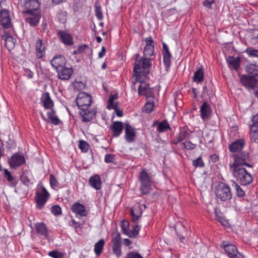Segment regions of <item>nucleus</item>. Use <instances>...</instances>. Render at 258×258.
I'll use <instances>...</instances> for the list:
<instances>
[{"mask_svg":"<svg viewBox=\"0 0 258 258\" xmlns=\"http://www.w3.org/2000/svg\"><path fill=\"white\" fill-rule=\"evenodd\" d=\"M241 59L240 57H234L230 56L227 58V62L230 68H233L235 71H238L240 66Z\"/></svg>","mask_w":258,"mask_h":258,"instance_id":"7c9ffc66","label":"nucleus"},{"mask_svg":"<svg viewBox=\"0 0 258 258\" xmlns=\"http://www.w3.org/2000/svg\"><path fill=\"white\" fill-rule=\"evenodd\" d=\"M211 107L208 103L204 102L200 107L201 117L203 120L208 117L211 112Z\"/></svg>","mask_w":258,"mask_h":258,"instance_id":"bb28decb","label":"nucleus"},{"mask_svg":"<svg viewBox=\"0 0 258 258\" xmlns=\"http://www.w3.org/2000/svg\"><path fill=\"white\" fill-rule=\"evenodd\" d=\"M48 255L53 258H62L61 254L55 250L49 252Z\"/></svg>","mask_w":258,"mask_h":258,"instance_id":"4d7b16f0","label":"nucleus"},{"mask_svg":"<svg viewBox=\"0 0 258 258\" xmlns=\"http://www.w3.org/2000/svg\"><path fill=\"white\" fill-rule=\"evenodd\" d=\"M252 123L249 125L250 138L251 141L258 143V113L252 117Z\"/></svg>","mask_w":258,"mask_h":258,"instance_id":"9d476101","label":"nucleus"},{"mask_svg":"<svg viewBox=\"0 0 258 258\" xmlns=\"http://www.w3.org/2000/svg\"><path fill=\"white\" fill-rule=\"evenodd\" d=\"M89 145L84 141H80L79 143V148L82 151L86 152L88 151Z\"/></svg>","mask_w":258,"mask_h":258,"instance_id":"3c124183","label":"nucleus"},{"mask_svg":"<svg viewBox=\"0 0 258 258\" xmlns=\"http://www.w3.org/2000/svg\"><path fill=\"white\" fill-rule=\"evenodd\" d=\"M24 75L28 78L31 79L33 76V73L28 69H25L24 70Z\"/></svg>","mask_w":258,"mask_h":258,"instance_id":"13d9d810","label":"nucleus"},{"mask_svg":"<svg viewBox=\"0 0 258 258\" xmlns=\"http://www.w3.org/2000/svg\"><path fill=\"white\" fill-rule=\"evenodd\" d=\"M71 210L76 214V217L79 218L87 215L85 207L79 203H74L72 206Z\"/></svg>","mask_w":258,"mask_h":258,"instance_id":"f3484780","label":"nucleus"},{"mask_svg":"<svg viewBox=\"0 0 258 258\" xmlns=\"http://www.w3.org/2000/svg\"><path fill=\"white\" fill-rule=\"evenodd\" d=\"M141 226L138 225H135L132 230H130L127 236L129 237H135L139 233Z\"/></svg>","mask_w":258,"mask_h":258,"instance_id":"ea45409f","label":"nucleus"},{"mask_svg":"<svg viewBox=\"0 0 258 258\" xmlns=\"http://www.w3.org/2000/svg\"><path fill=\"white\" fill-rule=\"evenodd\" d=\"M35 228L37 233L47 238L49 235L48 230L47 227L43 223H37L35 224Z\"/></svg>","mask_w":258,"mask_h":258,"instance_id":"c756f323","label":"nucleus"},{"mask_svg":"<svg viewBox=\"0 0 258 258\" xmlns=\"http://www.w3.org/2000/svg\"><path fill=\"white\" fill-rule=\"evenodd\" d=\"M163 54H170L168 47L165 43L163 44Z\"/></svg>","mask_w":258,"mask_h":258,"instance_id":"680f3d73","label":"nucleus"},{"mask_svg":"<svg viewBox=\"0 0 258 258\" xmlns=\"http://www.w3.org/2000/svg\"><path fill=\"white\" fill-rule=\"evenodd\" d=\"M91 96L84 92H80L76 98V103L80 109L89 107L91 104Z\"/></svg>","mask_w":258,"mask_h":258,"instance_id":"6e6552de","label":"nucleus"},{"mask_svg":"<svg viewBox=\"0 0 258 258\" xmlns=\"http://www.w3.org/2000/svg\"><path fill=\"white\" fill-rule=\"evenodd\" d=\"M41 101L43 103V106L45 109H51L54 105L53 102L51 99L49 94L48 92L43 94L41 98Z\"/></svg>","mask_w":258,"mask_h":258,"instance_id":"cd10ccee","label":"nucleus"},{"mask_svg":"<svg viewBox=\"0 0 258 258\" xmlns=\"http://www.w3.org/2000/svg\"><path fill=\"white\" fill-rule=\"evenodd\" d=\"M245 52L246 53L249 57H258V49H255L250 47L247 48L245 50Z\"/></svg>","mask_w":258,"mask_h":258,"instance_id":"37998d69","label":"nucleus"},{"mask_svg":"<svg viewBox=\"0 0 258 258\" xmlns=\"http://www.w3.org/2000/svg\"><path fill=\"white\" fill-rule=\"evenodd\" d=\"M216 196L222 201H227L232 198V192L230 187L224 183H219L215 191Z\"/></svg>","mask_w":258,"mask_h":258,"instance_id":"20e7f679","label":"nucleus"},{"mask_svg":"<svg viewBox=\"0 0 258 258\" xmlns=\"http://www.w3.org/2000/svg\"><path fill=\"white\" fill-rule=\"evenodd\" d=\"M204 72L201 68H199L195 72L192 77L193 81L197 83H201L204 80Z\"/></svg>","mask_w":258,"mask_h":258,"instance_id":"f704fd0d","label":"nucleus"},{"mask_svg":"<svg viewBox=\"0 0 258 258\" xmlns=\"http://www.w3.org/2000/svg\"><path fill=\"white\" fill-rule=\"evenodd\" d=\"M49 197V194L46 189L41 186L35 193V200L36 203V207L39 209H42Z\"/></svg>","mask_w":258,"mask_h":258,"instance_id":"39448f33","label":"nucleus"},{"mask_svg":"<svg viewBox=\"0 0 258 258\" xmlns=\"http://www.w3.org/2000/svg\"><path fill=\"white\" fill-rule=\"evenodd\" d=\"M157 126V131L159 133H163L166 131L167 130L170 129L169 124L166 120H163L161 122H159L158 120H155L152 126Z\"/></svg>","mask_w":258,"mask_h":258,"instance_id":"473e14b6","label":"nucleus"},{"mask_svg":"<svg viewBox=\"0 0 258 258\" xmlns=\"http://www.w3.org/2000/svg\"><path fill=\"white\" fill-rule=\"evenodd\" d=\"M214 2V0H205L204 2V5L207 8H210Z\"/></svg>","mask_w":258,"mask_h":258,"instance_id":"052dcab7","label":"nucleus"},{"mask_svg":"<svg viewBox=\"0 0 258 258\" xmlns=\"http://www.w3.org/2000/svg\"><path fill=\"white\" fill-rule=\"evenodd\" d=\"M145 78L142 77L140 85L138 88V94L140 96H145L147 98H153L154 97V90L150 88L148 84L144 82Z\"/></svg>","mask_w":258,"mask_h":258,"instance_id":"1a4fd4ad","label":"nucleus"},{"mask_svg":"<svg viewBox=\"0 0 258 258\" xmlns=\"http://www.w3.org/2000/svg\"><path fill=\"white\" fill-rule=\"evenodd\" d=\"M146 45L144 50V56L148 58L154 55V43L151 37L145 38Z\"/></svg>","mask_w":258,"mask_h":258,"instance_id":"ddd939ff","label":"nucleus"},{"mask_svg":"<svg viewBox=\"0 0 258 258\" xmlns=\"http://www.w3.org/2000/svg\"><path fill=\"white\" fill-rule=\"evenodd\" d=\"M136 138V130L128 123L125 125V139L127 143L133 142Z\"/></svg>","mask_w":258,"mask_h":258,"instance_id":"6ab92c4d","label":"nucleus"},{"mask_svg":"<svg viewBox=\"0 0 258 258\" xmlns=\"http://www.w3.org/2000/svg\"><path fill=\"white\" fill-rule=\"evenodd\" d=\"M114 99H115V97L111 96L109 97V102L108 103H112V102H114Z\"/></svg>","mask_w":258,"mask_h":258,"instance_id":"774afa93","label":"nucleus"},{"mask_svg":"<svg viewBox=\"0 0 258 258\" xmlns=\"http://www.w3.org/2000/svg\"><path fill=\"white\" fill-rule=\"evenodd\" d=\"M191 133V132L186 126L180 127L179 133L172 141V143L175 145H177L184 139H189Z\"/></svg>","mask_w":258,"mask_h":258,"instance_id":"f8f14e48","label":"nucleus"},{"mask_svg":"<svg viewBox=\"0 0 258 258\" xmlns=\"http://www.w3.org/2000/svg\"><path fill=\"white\" fill-rule=\"evenodd\" d=\"M145 204H136L131 210V214L132 217V221L134 223H136L141 217L143 213L142 207L146 208Z\"/></svg>","mask_w":258,"mask_h":258,"instance_id":"dca6fc26","label":"nucleus"},{"mask_svg":"<svg viewBox=\"0 0 258 258\" xmlns=\"http://www.w3.org/2000/svg\"><path fill=\"white\" fill-rule=\"evenodd\" d=\"M51 213L55 216L60 215L61 214V209L58 205H55L51 207Z\"/></svg>","mask_w":258,"mask_h":258,"instance_id":"8fccbe9b","label":"nucleus"},{"mask_svg":"<svg viewBox=\"0 0 258 258\" xmlns=\"http://www.w3.org/2000/svg\"><path fill=\"white\" fill-rule=\"evenodd\" d=\"M234 162L233 164L230 165V167H234L235 166L243 167L247 166L251 167V165L247 163L249 159V155L246 152H242L238 154H234L233 156Z\"/></svg>","mask_w":258,"mask_h":258,"instance_id":"0eeeda50","label":"nucleus"},{"mask_svg":"<svg viewBox=\"0 0 258 258\" xmlns=\"http://www.w3.org/2000/svg\"><path fill=\"white\" fill-rule=\"evenodd\" d=\"M118 105L116 103L112 102V103H108L107 108L109 109H113L115 110L117 109Z\"/></svg>","mask_w":258,"mask_h":258,"instance_id":"bf43d9fd","label":"nucleus"},{"mask_svg":"<svg viewBox=\"0 0 258 258\" xmlns=\"http://www.w3.org/2000/svg\"><path fill=\"white\" fill-rule=\"evenodd\" d=\"M57 35L60 40L66 45H72L73 44L72 36L64 31H58Z\"/></svg>","mask_w":258,"mask_h":258,"instance_id":"393cba45","label":"nucleus"},{"mask_svg":"<svg viewBox=\"0 0 258 258\" xmlns=\"http://www.w3.org/2000/svg\"><path fill=\"white\" fill-rule=\"evenodd\" d=\"M116 113V115L119 116V117H121L123 115V113H122V112L120 110H118L117 109L116 110H115Z\"/></svg>","mask_w":258,"mask_h":258,"instance_id":"338daca9","label":"nucleus"},{"mask_svg":"<svg viewBox=\"0 0 258 258\" xmlns=\"http://www.w3.org/2000/svg\"><path fill=\"white\" fill-rule=\"evenodd\" d=\"M0 23L4 28H9L11 26V22L7 11H0Z\"/></svg>","mask_w":258,"mask_h":258,"instance_id":"b1692460","label":"nucleus"},{"mask_svg":"<svg viewBox=\"0 0 258 258\" xmlns=\"http://www.w3.org/2000/svg\"><path fill=\"white\" fill-rule=\"evenodd\" d=\"M4 39L5 40V46L9 50H11L14 47L16 42V40L15 38L6 34L4 36Z\"/></svg>","mask_w":258,"mask_h":258,"instance_id":"72a5a7b5","label":"nucleus"},{"mask_svg":"<svg viewBox=\"0 0 258 258\" xmlns=\"http://www.w3.org/2000/svg\"><path fill=\"white\" fill-rule=\"evenodd\" d=\"M240 83L245 87L254 89L257 83V80L253 76L242 75L240 77Z\"/></svg>","mask_w":258,"mask_h":258,"instance_id":"4468645a","label":"nucleus"},{"mask_svg":"<svg viewBox=\"0 0 258 258\" xmlns=\"http://www.w3.org/2000/svg\"><path fill=\"white\" fill-rule=\"evenodd\" d=\"M215 214L217 218L218 219L219 221L224 226H227L228 224V221L225 219L223 217L218 216V213L217 211H215Z\"/></svg>","mask_w":258,"mask_h":258,"instance_id":"5fc2aeb1","label":"nucleus"},{"mask_svg":"<svg viewBox=\"0 0 258 258\" xmlns=\"http://www.w3.org/2000/svg\"><path fill=\"white\" fill-rule=\"evenodd\" d=\"M231 182L232 187L236 191L237 196L238 197H243L245 195V192L243 190L235 181L232 180Z\"/></svg>","mask_w":258,"mask_h":258,"instance_id":"58836bf2","label":"nucleus"},{"mask_svg":"<svg viewBox=\"0 0 258 258\" xmlns=\"http://www.w3.org/2000/svg\"><path fill=\"white\" fill-rule=\"evenodd\" d=\"M51 64L52 67L57 71L65 66L66 60L62 55H56L51 60Z\"/></svg>","mask_w":258,"mask_h":258,"instance_id":"412c9836","label":"nucleus"},{"mask_svg":"<svg viewBox=\"0 0 258 258\" xmlns=\"http://www.w3.org/2000/svg\"><path fill=\"white\" fill-rule=\"evenodd\" d=\"M233 176L242 185L249 184L252 181V177L243 167L235 166L230 167Z\"/></svg>","mask_w":258,"mask_h":258,"instance_id":"f03ea898","label":"nucleus"},{"mask_svg":"<svg viewBox=\"0 0 258 258\" xmlns=\"http://www.w3.org/2000/svg\"><path fill=\"white\" fill-rule=\"evenodd\" d=\"M47 116L50 119L51 122L54 125H58L60 122V120L55 115V111L52 109L51 111H48L47 113Z\"/></svg>","mask_w":258,"mask_h":258,"instance_id":"e433bc0d","label":"nucleus"},{"mask_svg":"<svg viewBox=\"0 0 258 258\" xmlns=\"http://www.w3.org/2000/svg\"><path fill=\"white\" fill-rule=\"evenodd\" d=\"M163 62L166 69L170 67L171 64V54H163Z\"/></svg>","mask_w":258,"mask_h":258,"instance_id":"c03bdc74","label":"nucleus"},{"mask_svg":"<svg viewBox=\"0 0 258 258\" xmlns=\"http://www.w3.org/2000/svg\"><path fill=\"white\" fill-rule=\"evenodd\" d=\"M46 46L41 39H38L35 44V54L37 58H41L45 56Z\"/></svg>","mask_w":258,"mask_h":258,"instance_id":"4be33fe9","label":"nucleus"},{"mask_svg":"<svg viewBox=\"0 0 258 258\" xmlns=\"http://www.w3.org/2000/svg\"><path fill=\"white\" fill-rule=\"evenodd\" d=\"M152 59L145 56L140 57L139 54H136L134 72L136 80L141 81L142 77L146 78L149 74L150 68L152 66Z\"/></svg>","mask_w":258,"mask_h":258,"instance_id":"f257e3e1","label":"nucleus"},{"mask_svg":"<svg viewBox=\"0 0 258 258\" xmlns=\"http://www.w3.org/2000/svg\"><path fill=\"white\" fill-rule=\"evenodd\" d=\"M124 258H143V257L137 252L131 251L126 254Z\"/></svg>","mask_w":258,"mask_h":258,"instance_id":"09e8293b","label":"nucleus"},{"mask_svg":"<svg viewBox=\"0 0 258 258\" xmlns=\"http://www.w3.org/2000/svg\"><path fill=\"white\" fill-rule=\"evenodd\" d=\"M113 137H117L121 134L123 130V124L120 121H115L110 127Z\"/></svg>","mask_w":258,"mask_h":258,"instance_id":"c85d7f7f","label":"nucleus"},{"mask_svg":"<svg viewBox=\"0 0 258 258\" xmlns=\"http://www.w3.org/2000/svg\"><path fill=\"white\" fill-rule=\"evenodd\" d=\"M121 231L123 233L127 236V234L130 231V224L127 221L122 220L121 224Z\"/></svg>","mask_w":258,"mask_h":258,"instance_id":"79ce46f5","label":"nucleus"},{"mask_svg":"<svg viewBox=\"0 0 258 258\" xmlns=\"http://www.w3.org/2000/svg\"><path fill=\"white\" fill-rule=\"evenodd\" d=\"M57 75L59 79L61 80H69L73 73V70L72 68H67L63 67L56 71Z\"/></svg>","mask_w":258,"mask_h":258,"instance_id":"5701e85b","label":"nucleus"},{"mask_svg":"<svg viewBox=\"0 0 258 258\" xmlns=\"http://www.w3.org/2000/svg\"><path fill=\"white\" fill-rule=\"evenodd\" d=\"M49 180L50 186L53 189H55L58 187V182L53 174H50Z\"/></svg>","mask_w":258,"mask_h":258,"instance_id":"a18cd8bd","label":"nucleus"},{"mask_svg":"<svg viewBox=\"0 0 258 258\" xmlns=\"http://www.w3.org/2000/svg\"><path fill=\"white\" fill-rule=\"evenodd\" d=\"M123 244L126 246H129L132 244V242L129 239L125 238L123 240Z\"/></svg>","mask_w":258,"mask_h":258,"instance_id":"0e129e2a","label":"nucleus"},{"mask_svg":"<svg viewBox=\"0 0 258 258\" xmlns=\"http://www.w3.org/2000/svg\"><path fill=\"white\" fill-rule=\"evenodd\" d=\"M121 237L119 234H117L112 239V250L113 253L115 254L117 257H119L121 255Z\"/></svg>","mask_w":258,"mask_h":258,"instance_id":"2eb2a0df","label":"nucleus"},{"mask_svg":"<svg viewBox=\"0 0 258 258\" xmlns=\"http://www.w3.org/2000/svg\"><path fill=\"white\" fill-rule=\"evenodd\" d=\"M244 146V140L240 139L233 142L229 146L230 152L236 153L241 151Z\"/></svg>","mask_w":258,"mask_h":258,"instance_id":"a878e982","label":"nucleus"},{"mask_svg":"<svg viewBox=\"0 0 258 258\" xmlns=\"http://www.w3.org/2000/svg\"><path fill=\"white\" fill-rule=\"evenodd\" d=\"M106 49L104 46H102L101 48V50L99 52V57H102L105 53Z\"/></svg>","mask_w":258,"mask_h":258,"instance_id":"e2e57ef3","label":"nucleus"},{"mask_svg":"<svg viewBox=\"0 0 258 258\" xmlns=\"http://www.w3.org/2000/svg\"><path fill=\"white\" fill-rule=\"evenodd\" d=\"M104 240L103 239L99 240L94 245V252L97 255H99L102 252L104 245Z\"/></svg>","mask_w":258,"mask_h":258,"instance_id":"4c0bfd02","label":"nucleus"},{"mask_svg":"<svg viewBox=\"0 0 258 258\" xmlns=\"http://www.w3.org/2000/svg\"><path fill=\"white\" fill-rule=\"evenodd\" d=\"M24 6L27 13L33 14L40 7V3L37 0H26Z\"/></svg>","mask_w":258,"mask_h":258,"instance_id":"aec40b11","label":"nucleus"},{"mask_svg":"<svg viewBox=\"0 0 258 258\" xmlns=\"http://www.w3.org/2000/svg\"><path fill=\"white\" fill-rule=\"evenodd\" d=\"M245 70L249 74L254 76H258V65L254 63L248 64L246 66Z\"/></svg>","mask_w":258,"mask_h":258,"instance_id":"c9c22d12","label":"nucleus"},{"mask_svg":"<svg viewBox=\"0 0 258 258\" xmlns=\"http://www.w3.org/2000/svg\"><path fill=\"white\" fill-rule=\"evenodd\" d=\"M140 182V190L142 195H148L151 190L153 179L147 171L143 169L139 176Z\"/></svg>","mask_w":258,"mask_h":258,"instance_id":"7ed1b4c3","label":"nucleus"},{"mask_svg":"<svg viewBox=\"0 0 258 258\" xmlns=\"http://www.w3.org/2000/svg\"><path fill=\"white\" fill-rule=\"evenodd\" d=\"M192 164L195 167H203L204 165V162L201 157H199L192 162Z\"/></svg>","mask_w":258,"mask_h":258,"instance_id":"603ef678","label":"nucleus"},{"mask_svg":"<svg viewBox=\"0 0 258 258\" xmlns=\"http://www.w3.org/2000/svg\"><path fill=\"white\" fill-rule=\"evenodd\" d=\"M114 159V155L111 154L105 155L104 157V161L107 163H112Z\"/></svg>","mask_w":258,"mask_h":258,"instance_id":"864d4df0","label":"nucleus"},{"mask_svg":"<svg viewBox=\"0 0 258 258\" xmlns=\"http://www.w3.org/2000/svg\"><path fill=\"white\" fill-rule=\"evenodd\" d=\"M87 47V46L86 45H84V46H80L78 48V51L81 52H83L85 49Z\"/></svg>","mask_w":258,"mask_h":258,"instance_id":"69168bd1","label":"nucleus"},{"mask_svg":"<svg viewBox=\"0 0 258 258\" xmlns=\"http://www.w3.org/2000/svg\"><path fill=\"white\" fill-rule=\"evenodd\" d=\"M25 163V159L23 155L19 153L13 154L9 160V164L12 168L15 169Z\"/></svg>","mask_w":258,"mask_h":258,"instance_id":"9b49d317","label":"nucleus"},{"mask_svg":"<svg viewBox=\"0 0 258 258\" xmlns=\"http://www.w3.org/2000/svg\"><path fill=\"white\" fill-rule=\"evenodd\" d=\"M4 175L9 182H11L14 180L13 177L12 176L10 172L7 169L4 170Z\"/></svg>","mask_w":258,"mask_h":258,"instance_id":"6e6d98bb","label":"nucleus"},{"mask_svg":"<svg viewBox=\"0 0 258 258\" xmlns=\"http://www.w3.org/2000/svg\"><path fill=\"white\" fill-rule=\"evenodd\" d=\"M184 148L187 150H192L195 149L197 145L195 144L191 143L190 141H186L183 143Z\"/></svg>","mask_w":258,"mask_h":258,"instance_id":"49530a36","label":"nucleus"},{"mask_svg":"<svg viewBox=\"0 0 258 258\" xmlns=\"http://www.w3.org/2000/svg\"><path fill=\"white\" fill-rule=\"evenodd\" d=\"M80 109V114L83 122L89 121L95 116V111L94 110L89 109V107L81 108Z\"/></svg>","mask_w":258,"mask_h":258,"instance_id":"a211bd4d","label":"nucleus"},{"mask_svg":"<svg viewBox=\"0 0 258 258\" xmlns=\"http://www.w3.org/2000/svg\"><path fill=\"white\" fill-rule=\"evenodd\" d=\"M221 246L230 258H244L243 255L238 251L236 246L228 241H223Z\"/></svg>","mask_w":258,"mask_h":258,"instance_id":"423d86ee","label":"nucleus"},{"mask_svg":"<svg viewBox=\"0 0 258 258\" xmlns=\"http://www.w3.org/2000/svg\"><path fill=\"white\" fill-rule=\"evenodd\" d=\"M90 185L94 189L99 190L101 187V181L100 176L95 174L91 176L89 180Z\"/></svg>","mask_w":258,"mask_h":258,"instance_id":"2f4dec72","label":"nucleus"},{"mask_svg":"<svg viewBox=\"0 0 258 258\" xmlns=\"http://www.w3.org/2000/svg\"><path fill=\"white\" fill-rule=\"evenodd\" d=\"M95 15L98 20H101L103 19V15L100 6L97 5L95 6Z\"/></svg>","mask_w":258,"mask_h":258,"instance_id":"de8ad7c7","label":"nucleus"},{"mask_svg":"<svg viewBox=\"0 0 258 258\" xmlns=\"http://www.w3.org/2000/svg\"><path fill=\"white\" fill-rule=\"evenodd\" d=\"M154 106V103L153 101H148L144 105L143 111L147 113H150L153 110Z\"/></svg>","mask_w":258,"mask_h":258,"instance_id":"a19ab883","label":"nucleus"}]
</instances>
